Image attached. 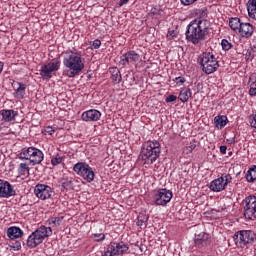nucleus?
I'll use <instances>...</instances> for the list:
<instances>
[{"instance_id": "obj_1", "label": "nucleus", "mask_w": 256, "mask_h": 256, "mask_svg": "<svg viewBox=\"0 0 256 256\" xmlns=\"http://www.w3.org/2000/svg\"><path fill=\"white\" fill-rule=\"evenodd\" d=\"M209 27H211V23L207 19L196 18L187 26L186 40L193 45H199L201 41L207 39Z\"/></svg>"}, {"instance_id": "obj_2", "label": "nucleus", "mask_w": 256, "mask_h": 256, "mask_svg": "<svg viewBox=\"0 0 256 256\" xmlns=\"http://www.w3.org/2000/svg\"><path fill=\"white\" fill-rule=\"evenodd\" d=\"M63 65L70 71L69 77H75L85 69V63L83 62V58H81V54L73 51L66 53L63 59Z\"/></svg>"}, {"instance_id": "obj_3", "label": "nucleus", "mask_w": 256, "mask_h": 256, "mask_svg": "<svg viewBox=\"0 0 256 256\" xmlns=\"http://www.w3.org/2000/svg\"><path fill=\"white\" fill-rule=\"evenodd\" d=\"M161 155V144L159 141H147L143 144L142 150H141V157L142 161L146 165H153L159 159V156Z\"/></svg>"}, {"instance_id": "obj_4", "label": "nucleus", "mask_w": 256, "mask_h": 256, "mask_svg": "<svg viewBox=\"0 0 256 256\" xmlns=\"http://www.w3.org/2000/svg\"><path fill=\"white\" fill-rule=\"evenodd\" d=\"M53 235L51 227L40 226L35 232H33L27 239L26 245L30 249H35L38 245H41L47 237Z\"/></svg>"}, {"instance_id": "obj_5", "label": "nucleus", "mask_w": 256, "mask_h": 256, "mask_svg": "<svg viewBox=\"0 0 256 256\" xmlns=\"http://www.w3.org/2000/svg\"><path fill=\"white\" fill-rule=\"evenodd\" d=\"M236 246L240 249H249L255 243V232L251 230H240L234 234Z\"/></svg>"}, {"instance_id": "obj_6", "label": "nucleus", "mask_w": 256, "mask_h": 256, "mask_svg": "<svg viewBox=\"0 0 256 256\" xmlns=\"http://www.w3.org/2000/svg\"><path fill=\"white\" fill-rule=\"evenodd\" d=\"M200 65L202 67V71L206 73V75H211V73H215V71L219 69V62L217 61V58H215V55L210 52L202 54Z\"/></svg>"}, {"instance_id": "obj_7", "label": "nucleus", "mask_w": 256, "mask_h": 256, "mask_svg": "<svg viewBox=\"0 0 256 256\" xmlns=\"http://www.w3.org/2000/svg\"><path fill=\"white\" fill-rule=\"evenodd\" d=\"M20 159H26L32 163V165H40V163L43 161L45 155L43 154V151L35 148V147H29L26 150H23L19 154Z\"/></svg>"}, {"instance_id": "obj_8", "label": "nucleus", "mask_w": 256, "mask_h": 256, "mask_svg": "<svg viewBox=\"0 0 256 256\" xmlns=\"http://www.w3.org/2000/svg\"><path fill=\"white\" fill-rule=\"evenodd\" d=\"M73 171L78 174L79 177H82L84 181H87V183H91V181L95 179L93 168L85 162L76 163L73 167Z\"/></svg>"}, {"instance_id": "obj_9", "label": "nucleus", "mask_w": 256, "mask_h": 256, "mask_svg": "<svg viewBox=\"0 0 256 256\" xmlns=\"http://www.w3.org/2000/svg\"><path fill=\"white\" fill-rule=\"evenodd\" d=\"M244 217L245 219H256V196H248L245 198L244 206Z\"/></svg>"}, {"instance_id": "obj_10", "label": "nucleus", "mask_w": 256, "mask_h": 256, "mask_svg": "<svg viewBox=\"0 0 256 256\" xmlns=\"http://www.w3.org/2000/svg\"><path fill=\"white\" fill-rule=\"evenodd\" d=\"M127 251H129V246H127L123 242H111L110 245H108L104 256L123 255V253H127Z\"/></svg>"}, {"instance_id": "obj_11", "label": "nucleus", "mask_w": 256, "mask_h": 256, "mask_svg": "<svg viewBox=\"0 0 256 256\" xmlns=\"http://www.w3.org/2000/svg\"><path fill=\"white\" fill-rule=\"evenodd\" d=\"M173 199V192L168 189L162 188L157 191L154 196V203L155 205H161L165 207L167 203H169Z\"/></svg>"}, {"instance_id": "obj_12", "label": "nucleus", "mask_w": 256, "mask_h": 256, "mask_svg": "<svg viewBox=\"0 0 256 256\" xmlns=\"http://www.w3.org/2000/svg\"><path fill=\"white\" fill-rule=\"evenodd\" d=\"M137 61H141V56L137 52L130 50L120 57L119 65L126 67V65L137 63Z\"/></svg>"}, {"instance_id": "obj_13", "label": "nucleus", "mask_w": 256, "mask_h": 256, "mask_svg": "<svg viewBox=\"0 0 256 256\" xmlns=\"http://www.w3.org/2000/svg\"><path fill=\"white\" fill-rule=\"evenodd\" d=\"M34 193L38 199L45 201V199H49L51 197V193H53V191L51 190V187L45 184H37L35 186Z\"/></svg>"}, {"instance_id": "obj_14", "label": "nucleus", "mask_w": 256, "mask_h": 256, "mask_svg": "<svg viewBox=\"0 0 256 256\" xmlns=\"http://www.w3.org/2000/svg\"><path fill=\"white\" fill-rule=\"evenodd\" d=\"M53 71H59V62H49L42 66L40 75L44 79H51Z\"/></svg>"}, {"instance_id": "obj_15", "label": "nucleus", "mask_w": 256, "mask_h": 256, "mask_svg": "<svg viewBox=\"0 0 256 256\" xmlns=\"http://www.w3.org/2000/svg\"><path fill=\"white\" fill-rule=\"evenodd\" d=\"M15 195L16 192L13 189V186L5 180H0V197L9 198Z\"/></svg>"}, {"instance_id": "obj_16", "label": "nucleus", "mask_w": 256, "mask_h": 256, "mask_svg": "<svg viewBox=\"0 0 256 256\" xmlns=\"http://www.w3.org/2000/svg\"><path fill=\"white\" fill-rule=\"evenodd\" d=\"M255 31V27L251 25V23L242 22L238 33H240L241 37L244 39H249V37H253V32Z\"/></svg>"}, {"instance_id": "obj_17", "label": "nucleus", "mask_w": 256, "mask_h": 256, "mask_svg": "<svg viewBox=\"0 0 256 256\" xmlns=\"http://www.w3.org/2000/svg\"><path fill=\"white\" fill-rule=\"evenodd\" d=\"M81 117L83 121H99V119H101V112L91 109L82 113Z\"/></svg>"}, {"instance_id": "obj_18", "label": "nucleus", "mask_w": 256, "mask_h": 256, "mask_svg": "<svg viewBox=\"0 0 256 256\" xmlns=\"http://www.w3.org/2000/svg\"><path fill=\"white\" fill-rule=\"evenodd\" d=\"M209 239V234L201 232L200 234H195L194 242L196 247H205L207 245V240Z\"/></svg>"}, {"instance_id": "obj_19", "label": "nucleus", "mask_w": 256, "mask_h": 256, "mask_svg": "<svg viewBox=\"0 0 256 256\" xmlns=\"http://www.w3.org/2000/svg\"><path fill=\"white\" fill-rule=\"evenodd\" d=\"M13 87L16 97H18V99H23L25 97L27 85L21 82H16L15 84H13Z\"/></svg>"}, {"instance_id": "obj_20", "label": "nucleus", "mask_w": 256, "mask_h": 256, "mask_svg": "<svg viewBox=\"0 0 256 256\" xmlns=\"http://www.w3.org/2000/svg\"><path fill=\"white\" fill-rule=\"evenodd\" d=\"M0 115H2V121H4V123H9L11 121H15L17 112L14 110H1Z\"/></svg>"}, {"instance_id": "obj_21", "label": "nucleus", "mask_w": 256, "mask_h": 256, "mask_svg": "<svg viewBox=\"0 0 256 256\" xmlns=\"http://www.w3.org/2000/svg\"><path fill=\"white\" fill-rule=\"evenodd\" d=\"M225 184L223 182V178L219 177L218 179H215L214 181L211 182L210 184V189L211 191H214L216 193H219L221 191H224L225 189Z\"/></svg>"}, {"instance_id": "obj_22", "label": "nucleus", "mask_w": 256, "mask_h": 256, "mask_svg": "<svg viewBox=\"0 0 256 256\" xmlns=\"http://www.w3.org/2000/svg\"><path fill=\"white\" fill-rule=\"evenodd\" d=\"M7 235L9 239H19V237H23V230L19 227H10L7 230Z\"/></svg>"}, {"instance_id": "obj_23", "label": "nucleus", "mask_w": 256, "mask_h": 256, "mask_svg": "<svg viewBox=\"0 0 256 256\" xmlns=\"http://www.w3.org/2000/svg\"><path fill=\"white\" fill-rule=\"evenodd\" d=\"M242 23L243 22H241V19H239L238 17L231 18L229 20V26L232 29V31H235V33L239 32Z\"/></svg>"}, {"instance_id": "obj_24", "label": "nucleus", "mask_w": 256, "mask_h": 256, "mask_svg": "<svg viewBox=\"0 0 256 256\" xmlns=\"http://www.w3.org/2000/svg\"><path fill=\"white\" fill-rule=\"evenodd\" d=\"M109 71H110V74H111L112 81H114V83H119L122 79L121 71H119V68L112 67V68H110Z\"/></svg>"}, {"instance_id": "obj_25", "label": "nucleus", "mask_w": 256, "mask_h": 256, "mask_svg": "<svg viewBox=\"0 0 256 256\" xmlns=\"http://www.w3.org/2000/svg\"><path fill=\"white\" fill-rule=\"evenodd\" d=\"M191 95H192L191 89H183L180 91L179 99L182 103H187Z\"/></svg>"}, {"instance_id": "obj_26", "label": "nucleus", "mask_w": 256, "mask_h": 256, "mask_svg": "<svg viewBox=\"0 0 256 256\" xmlns=\"http://www.w3.org/2000/svg\"><path fill=\"white\" fill-rule=\"evenodd\" d=\"M214 123L216 127H220V129H223V127L227 125V116H216L214 118Z\"/></svg>"}, {"instance_id": "obj_27", "label": "nucleus", "mask_w": 256, "mask_h": 256, "mask_svg": "<svg viewBox=\"0 0 256 256\" xmlns=\"http://www.w3.org/2000/svg\"><path fill=\"white\" fill-rule=\"evenodd\" d=\"M246 181H248V183L256 181V166H253L248 170L246 173Z\"/></svg>"}, {"instance_id": "obj_28", "label": "nucleus", "mask_w": 256, "mask_h": 256, "mask_svg": "<svg viewBox=\"0 0 256 256\" xmlns=\"http://www.w3.org/2000/svg\"><path fill=\"white\" fill-rule=\"evenodd\" d=\"M148 219H149V217H147L145 215H139L138 221H137L138 227H140V229H143V227H147Z\"/></svg>"}, {"instance_id": "obj_29", "label": "nucleus", "mask_w": 256, "mask_h": 256, "mask_svg": "<svg viewBox=\"0 0 256 256\" xmlns=\"http://www.w3.org/2000/svg\"><path fill=\"white\" fill-rule=\"evenodd\" d=\"M50 225H54V227H59L63 221V217H54L49 220Z\"/></svg>"}, {"instance_id": "obj_30", "label": "nucleus", "mask_w": 256, "mask_h": 256, "mask_svg": "<svg viewBox=\"0 0 256 256\" xmlns=\"http://www.w3.org/2000/svg\"><path fill=\"white\" fill-rule=\"evenodd\" d=\"M221 46L224 51H229L233 47V44L227 41V39H223L221 42Z\"/></svg>"}, {"instance_id": "obj_31", "label": "nucleus", "mask_w": 256, "mask_h": 256, "mask_svg": "<svg viewBox=\"0 0 256 256\" xmlns=\"http://www.w3.org/2000/svg\"><path fill=\"white\" fill-rule=\"evenodd\" d=\"M220 178H223L224 186L227 187L231 181H233V178L231 177V174H222Z\"/></svg>"}, {"instance_id": "obj_32", "label": "nucleus", "mask_w": 256, "mask_h": 256, "mask_svg": "<svg viewBox=\"0 0 256 256\" xmlns=\"http://www.w3.org/2000/svg\"><path fill=\"white\" fill-rule=\"evenodd\" d=\"M61 163H63V158H61V156L52 157V159H51V164H52L53 166H55V165H61Z\"/></svg>"}, {"instance_id": "obj_33", "label": "nucleus", "mask_w": 256, "mask_h": 256, "mask_svg": "<svg viewBox=\"0 0 256 256\" xmlns=\"http://www.w3.org/2000/svg\"><path fill=\"white\" fill-rule=\"evenodd\" d=\"M19 172L25 175V173H29V166L25 163H21L19 166Z\"/></svg>"}, {"instance_id": "obj_34", "label": "nucleus", "mask_w": 256, "mask_h": 256, "mask_svg": "<svg viewBox=\"0 0 256 256\" xmlns=\"http://www.w3.org/2000/svg\"><path fill=\"white\" fill-rule=\"evenodd\" d=\"M94 241L100 242V241H105V235L103 233L100 234H94Z\"/></svg>"}, {"instance_id": "obj_35", "label": "nucleus", "mask_w": 256, "mask_h": 256, "mask_svg": "<svg viewBox=\"0 0 256 256\" xmlns=\"http://www.w3.org/2000/svg\"><path fill=\"white\" fill-rule=\"evenodd\" d=\"M249 95L251 97H255V95H256V84L255 83H252L250 85Z\"/></svg>"}, {"instance_id": "obj_36", "label": "nucleus", "mask_w": 256, "mask_h": 256, "mask_svg": "<svg viewBox=\"0 0 256 256\" xmlns=\"http://www.w3.org/2000/svg\"><path fill=\"white\" fill-rule=\"evenodd\" d=\"M151 15H160L161 14V8L159 6H155L150 11Z\"/></svg>"}, {"instance_id": "obj_37", "label": "nucleus", "mask_w": 256, "mask_h": 256, "mask_svg": "<svg viewBox=\"0 0 256 256\" xmlns=\"http://www.w3.org/2000/svg\"><path fill=\"white\" fill-rule=\"evenodd\" d=\"M173 101H177V96L171 94L166 98V103H173Z\"/></svg>"}, {"instance_id": "obj_38", "label": "nucleus", "mask_w": 256, "mask_h": 256, "mask_svg": "<svg viewBox=\"0 0 256 256\" xmlns=\"http://www.w3.org/2000/svg\"><path fill=\"white\" fill-rule=\"evenodd\" d=\"M92 47H94V49H99L101 47V40L99 39L94 40Z\"/></svg>"}, {"instance_id": "obj_39", "label": "nucleus", "mask_w": 256, "mask_h": 256, "mask_svg": "<svg viewBox=\"0 0 256 256\" xmlns=\"http://www.w3.org/2000/svg\"><path fill=\"white\" fill-rule=\"evenodd\" d=\"M197 15H200V17H207V9H200L197 12Z\"/></svg>"}, {"instance_id": "obj_40", "label": "nucleus", "mask_w": 256, "mask_h": 256, "mask_svg": "<svg viewBox=\"0 0 256 256\" xmlns=\"http://www.w3.org/2000/svg\"><path fill=\"white\" fill-rule=\"evenodd\" d=\"M182 5H193L197 0H180Z\"/></svg>"}, {"instance_id": "obj_41", "label": "nucleus", "mask_w": 256, "mask_h": 256, "mask_svg": "<svg viewBox=\"0 0 256 256\" xmlns=\"http://www.w3.org/2000/svg\"><path fill=\"white\" fill-rule=\"evenodd\" d=\"M175 81H176L177 85H183V83H185V78H183V77H176Z\"/></svg>"}, {"instance_id": "obj_42", "label": "nucleus", "mask_w": 256, "mask_h": 256, "mask_svg": "<svg viewBox=\"0 0 256 256\" xmlns=\"http://www.w3.org/2000/svg\"><path fill=\"white\" fill-rule=\"evenodd\" d=\"M195 147H197V145H195V143H190V145L187 146L186 149L189 153H191L195 149Z\"/></svg>"}, {"instance_id": "obj_43", "label": "nucleus", "mask_w": 256, "mask_h": 256, "mask_svg": "<svg viewBox=\"0 0 256 256\" xmlns=\"http://www.w3.org/2000/svg\"><path fill=\"white\" fill-rule=\"evenodd\" d=\"M45 133H47L48 135H53V133H55V130L52 127H47L45 129Z\"/></svg>"}, {"instance_id": "obj_44", "label": "nucleus", "mask_w": 256, "mask_h": 256, "mask_svg": "<svg viewBox=\"0 0 256 256\" xmlns=\"http://www.w3.org/2000/svg\"><path fill=\"white\" fill-rule=\"evenodd\" d=\"M220 153H222V155H225V153H227V146H220Z\"/></svg>"}, {"instance_id": "obj_45", "label": "nucleus", "mask_w": 256, "mask_h": 256, "mask_svg": "<svg viewBox=\"0 0 256 256\" xmlns=\"http://www.w3.org/2000/svg\"><path fill=\"white\" fill-rule=\"evenodd\" d=\"M14 249H17V251H19V249H21V242L16 241V242L14 243Z\"/></svg>"}, {"instance_id": "obj_46", "label": "nucleus", "mask_w": 256, "mask_h": 256, "mask_svg": "<svg viewBox=\"0 0 256 256\" xmlns=\"http://www.w3.org/2000/svg\"><path fill=\"white\" fill-rule=\"evenodd\" d=\"M127 3H129V0H120L119 5L123 7V5H127Z\"/></svg>"}, {"instance_id": "obj_47", "label": "nucleus", "mask_w": 256, "mask_h": 256, "mask_svg": "<svg viewBox=\"0 0 256 256\" xmlns=\"http://www.w3.org/2000/svg\"><path fill=\"white\" fill-rule=\"evenodd\" d=\"M71 181H66L62 183V187H64V189H66V187H69V185H71Z\"/></svg>"}, {"instance_id": "obj_48", "label": "nucleus", "mask_w": 256, "mask_h": 256, "mask_svg": "<svg viewBox=\"0 0 256 256\" xmlns=\"http://www.w3.org/2000/svg\"><path fill=\"white\" fill-rule=\"evenodd\" d=\"M3 67H4V63L0 61V75L1 73H3Z\"/></svg>"}]
</instances>
